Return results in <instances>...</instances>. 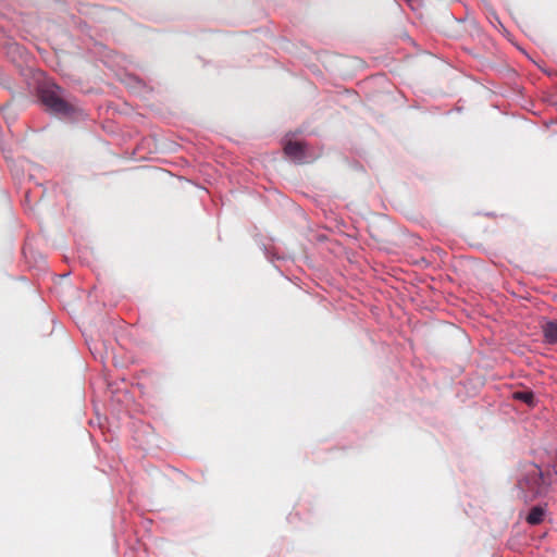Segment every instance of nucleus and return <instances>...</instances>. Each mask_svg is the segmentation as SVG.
<instances>
[{
  "label": "nucleus",
  "mask_w": 557,
  "mask_h": 557,
  "mask_svg": "<svg viewBox=\"0 0 557 557\" xmlns=\"http://www.w3.org/2000/svg\"><path fill=\"white\" fill-rule=\"evenodd\" d=\"M41 99L44 103L54 112L64 113L67 112V104L58 94V88L51 87L42 90Z\"/></svg>",
  "instance_id": "obj_1"
},
{
  "label": "nucleus",
  "mask_w": 557,
  "mask_h": 557,
  "mask_svg": "<svg viewBox=\"0 0 557 557\" xmlns=\"http://www.w3.org/2000/svg\"><path fill=\"white\" fill-rule=\"evenodd\" d=\"M285 152L295 161H300L304 157V147L299 143H288L285 146Z\"/></svg>",
  "instance_id": "obj_3"
},
{
  "label": "nucleus",
  "mask_w": 557,
  "mask_h": 557,
  "mask_svg": "<svg viewBox=\"0 0 557 557\" xmlns=\"http://www.w3.org/2000/svg\"><path fill=\"white\" fill-rule=\"evenodd\" d=\"M513 396H515L516 398H520V397H522V395H521L520 393H515V395H513Z\"/></svg>",
  "instance_id": "obj_7"
},
{
  "label": "nucleus",
  "mask_w": 557,
  "mask_h": 557,
  "mask_svg": "<svg viewBox=\"0 0 557 557\" xmlns=\"http://www.w3.org/2000/svg\"><path fill=\"white\" fill-rule=\"evenodd\" d=\"M544 335L548 343L557 342V321L546 324L544 329Z\"/></svg>",
  "instance_id": "obj_5"
},
{
  "label": "nucleus",
  "mask_w": 557,
  "mask_h": 557,
  "mask_svg": "<svg viewBox=\"0 0 557 557\" xmlns=\"http://www.w3.org/2000/svg\"><path fill=\"white\" fill-rule=\"evenodd\" d=\"M556 475V472L552 469H547L545 472L535 463L530 465L529 468V476L536 478L537 482L543 485H548L553 482V476Z\"/></svg>",
  "instance_id": "obj_2"
},
{
  "label": "nucleus",
  "mask_w": 557,
  "mask_h": 557,
  "mask_svg": "<svg viewBox=\"0 0 557 557\" xmlns=\"http://www.w3.org/2000/svg\"><path fill=\"white\" fill-rule=\"evenodd\" d=\"M545 513H546L545 507L536 506V507L532 508L531 511L529 512V515L527 517V521L533 525L539 524L542 522Z\"/></svg>",
  "instance_id": "obj_4"
},
{
  "label": "nucleus",
  "mask_w": 557,
  "mask_h": 557,
  "mask_svg": "<svg viewBox=\"0 0 557 557\" xmlns=\"http://www.w3.org/2000/svg\"><path fill=\"white\" fill-rule=\"evenodd\" d=\"M524 404L534 405L533 395L529 392H524Z\"/></svg>",
  "instance_id": "obj_6"
}]
</instances>
